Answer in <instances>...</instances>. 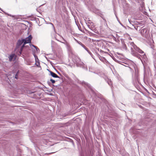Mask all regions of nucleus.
I'll return each instance as SVG.
<instances>
[{
  "label": "nucleus",
  "instance_id": "nucleus-9",
  "mask_svg": "<svg viewBox=\"0 0 156 156\" xmlns=\"http://www.w3.org/2000/svg\"><path fill=\"white\" fill-rule=\"evenodd\" d=\"M16 79H17V78H16Z\"/></svg>",
  "mask_w": 156,
  "mask_h": 156
},
{
  "label": "nucleus",
  "instance_id": "nucleus-3",
  "mask_svg": "<svg viewBox=\"0 0 156 156\" xmlns=\"http://www.w3.org/2000/svg\"><path fill=\"white\" fill-rule=\"evenodd\" d=\"M34 56L35 58V60L36 62L35 63L37 65V66H38L39 65V60L37 57L36 55H34Z\"/></svg>",
  "mask_w": 156,
  "mask_h": 156
},
{
  "label": "nucleus",
  "instance_id": "nucleus-6",
  "mask_svg": "<svg viewBox=\"0 0 156 156\" xmlns=\"http://www.w3.org/2000/svg\"><path fill=\"white\" fill-rule=\"evenodd\" d=\"M30 45V47H31V48H32V47H34V48H36V50H37V48H36V47L35 46H34L33 45Z\"/></svg>",
  "mask_w": 156,
  "mask_h": 156
},
{
  "label": "nucleus",
  "instance_id": "nucleus-7",
  "mask_svg": "<svg viewBox=\"0 0 156 156\" xmlns=\"http://www.w3.org/2000/svg\"><path fill=\"white\" fill-rule=\"evenodd\" d=\"M139 52L141 53H144V52L141 50H140V51Z\"/></svg>",
  "mask_w": 156,
  "mask_h": 156
},
{
  "label": "nucleus",
  "instance_id": "nucleus-8",
  "mask_svg": "<svg viewBox=\"0 0 156 156\" xmlns=\"http://www.w3.org/2000/svg\"><path fill=\"white\" fill-rule=\"evenodd\" d=\"M143 32H144V30H142L141 31V33H142Z\"/></svg>",
  "mask_w": 156,
  "mask_h": 156
},
{
  "label": "nucleus",
  "instance_id": "nucleus-5",
  "mask_svg": "<svg viewBox=\"0 0 156 156\" xmlns=\"http://www.w3.org/2000/svg\"><path fill=\"white\" fill-rule=\"evenodd\" d=\"M52 82V83H55V81L53 79H51L50 80Z\"/></svg>",
  "mask_w": 156,
  "mask_h": 156
},
{
  "label": "nucleus",
  "instance_id": "nucleus-1",
  "mask_svg": "<svg viewBox=\"0 0 156 156\" xmlns=\"http://www.w3.org/2000/svg\"><path fill=\"white\" fill-rule=\"evenodd\" d=\"M32 38V37L30 35L25 39L19 40L15 50L16 52L18 55H20L23 48L24 47L25 45L27 43H30Z\"/></svg>",
  "mask_w": 156,
  "mask_h": 156
},
{
  "label": "nucleus",
  "instance_id": "nucleus-4",
  "mask_svg": "<svg viewBox=\"0 0 156 156\" xmlns=\"http://www.w3.org/2000/svg\"><path fill=\"white\" fill-rule=\"evenodd\" d=\"M50 73L51 75L53 77L55 78H58V76L55 73H54L53 72L50 71Z\"/></svg>",
  "mask_w": 156,
  "mask_h": 156
},
{
  "label": "nucleus",
  "instance_id": "nucleus-2",
  "mask_svg": "<svg viewBox=\"0 0 156 156\" xmlns=\"http://www.w3.org/2000/svg\"><path fill=\"white\" fill-rule=\"evenodd\" d=\"M16 56L14 54H12L10 55L9 57V61H12L13 59H16Z\"/></svg>",
  "mask_w": 156,
  "mask_h": 156
}]
</instances>
